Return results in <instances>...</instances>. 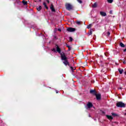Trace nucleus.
<instances>
[{"mask_svg": "<svg viewBox=\"0 0 126 126\" xmlns=\"http://www.w3.org/2000/svg\"><path fill=\"white\" fill-rule=\"evenodd\" d=\"M52 52L54 53H57L58 52L61 55V60L63 61V63L65 65H69V63H68V61H67V57L65 56V54L64 53L62 52L61 53V48L59 47V46H56V48H53L52 49Z\"/></svg>", "mask_w": 126, "mask_h": 126, "instance_id": "obj_1", "label": "nucleus"}, {"mask_svg": "<svg viewBox=\"0 0 126 126\" xmlns=\"http://www.w3.org/2000/svg\"><path fill=\"white\" fill-rule=\"evenodd\" d=\"M85 108L87 110H90V109H92V108H93V104L89 102L85 106ZM94 108H95V107L94 106Z\"/></svg>", "mask_w": 126, "mask_h": 126, "instance_id": "obj_2", "label": "nucleus"}, {"mask_svg": "<svg viewBox=\"0 0 126 126\" xmlns=\"http://www.w3.org/2000/svg\"><path fill=\"white\" fill-rule=\"evenodd\" d=\"M116 106L119 108H125L126 104L122 102H118L116 103Z\"/></svg>", "mask_w": 126, "mask_h": 126, "instance_id": "obj_3", "label": "nucleus"}, {"mask_svg": "<svg viewBox=\"0 0 126 126\" xmlns=\"http://www.w3.org/2000/svg\"><path fill=\"white\" fill-rule=\"evenodd\" d=\"M65 7L67 10H71L72 9V5L69 3L66 4Z\"/></svg>", "mask_w": 126, "mask_h": 126, "instance_id": "obj_4", "label": "nucleus"}, {"mask_svg": "<svg viewBox=\"0 0 126 126\" xmlns=\"http://www.w3.org/2000/svg\"><path fill=\"white\" fill-rule=\"evenodd\" d=\"M67 31L68 32H74V31H75V29L73 28H68L67 29Z\"/></svg>", "mask_w": 126, "mask_h": 126, "instance_id": "obj_5", "label": "nucleus"}, {"mask_svg": "<svg viewBox=\"0 0 126 126\" xmlns=\"http://www.w3.org/2000/svg\"><path fill=\"white\" fill-rule=\"evenodd\" d=\"M95 96H96V99L97 100H101V94H96V92L95 93Z\"/></svg>", "mask_w": 126, "mask_h": 126, "instance_id": "obj_6", "label": "nucleus"}, {"mask_svg": "<svg viewBox=\"0 0 126 126\" xmlns=\"http://www.w3.org/2000/svg\"><path fill=\"white\" fill-rule=\"evenodd\" d=\"M50 9H51V11L53 12L56 11V10H55V8H54V5H53V4H51V5L50 6Z\"/></svg>", "mask_w": 126, "mask_h": 126, "instance_id": "obj_7", "label": "nucleus"}, {"mask_svg": "<svg viewBox=\"0 0 126 126\" xmlns=\"http://www.w3.org/2000/svg\"><path fill=\"white\" fill-rule=\"evenodd\" d=\"M100 15H101V16H107V14H106V12H103V11H100Z\"/></svg>", "mask_w": 126, "mask_h": 126, "instance_id": "obj_8", "label": "nucleus"}, {"mask_svg": "<svg viewBox=\"0 0 126 126\" xmlns=\"http://www.w3.org/2000/svg\"><path fill=\"white\" fill-rule=\"evenodd\" d=\"M92 31H94V30L91 29L89 31V32L87 33L88 36H90V35H92Z\"/></svg>", "mask_w": 126, "mask_h": 126, "instance_id": "obj_9", "label": "nucleus"}, {"mask_svg": "<svg viewBox=\"0 0 126 126\" xmlns=\"http://www.w3.org/2000/svg\"><path fill=\"white\" fill-rule=\"evenodd\" d=\"M118 70H119L120 74H122L123 73V72H124V69H123L122 68L118 69Z\"/></svg>", "mask_w": 126, "mask_h": 126, "instance_id": "obj_10", "label": "nucleus"}, {"mask_svg": "<svg viewBox=\"0 0 126 126\" xmlns=\"http://www.w3.org/2000/svg\"><path fill=\"white\" fill-rule=\"evenodd\" d=\"M106 117L108 120H113V117L110 115H106Z\"/></svg>", "mask_w": 126, "mask_h": 126, "instance_id": "obj_11", "label": "nucleus"}, {"mask_svg": "<svg viewBox=\"0 0 126 126\" xmlns=\"http://www.w3.org/2000/svg\"><path fill=\"white\" fill-rule=\"evenodd\" d=\"M36 9H37V10H38V11H40L42 9V6H39L38 7H37L36 8Z\"/></svg>", "mask_w": 126, "mask_h": 126, "instance_id": "obj_12", "label": "nucleus"}, {"mask_svg": "<svg viewBox=\"0 0 126 126\" xmlns=\"http://www.w3.org/2000/svg\"><path fill=\"white\" fill-rule=\"evenodd\" d=\"M120 47H122V48H125V47H126V46L125 45V44H124V43H123V42H121L120 43Z\"/></svg>", "mask_w": 126, "mask_h": 126, "instance_id": "obj_13", "label": "nucleus"}, {"mask_svg": "<svg viewBox=\"0 0 126 126\" xmlns=\"http://www.w3.org/2000/svg\"><path fill=\"white\" fill-rule=\"evenodd\" d=\"M43 5H44V7H45V8H46V9H49V7L48 6H47V4H46V2H43Z\"/></svg>", "mask_w": 126, "mask_h": 126, "instance_id": "obj_14", "label": "nucleus"}, {"mask_svg": "<svg viewBox=\"0 0 126 126\" xmlns=\"http://www.w3.org/2000/svg\"><path fill=\"white\" fill-rule=\"evenodd\" d=\"M66 47L68 48V51H70V50H71V47H70V46H69L68 44H66Z\"/></svg>", "mask_w": 126, "mask_h": 126, "instance_id": "obj_15", "label": "nucleus"}, {"mask_svg": "<svg viewBox=\"0 0 126 126\" xmlns=\"http://www.w3.org/2000/svg\"><path fill=\"white\" fill-rule=\"evenodd\" d=\"M90 93H91V94H95V89H94V90H91Z\"/></svg>", "mask_w": 126, "mask_h": 126, "instance_id": "obj_16", "label": "nucleus"}, {"mask_svg": "<svg viewBox=\"0 0 126 126\" xmlns=\"http://www.w3.org/2000/svg\"><path fill=\"white\" fill-rule=\"evenodd\" d=\"M112 116H113V117H118V114L114 113H111Z\"/></svg>", "mask_w": 126, "mask_h": 126, "instance_id": "obj_17", "label": "nucleus"}, {"mask_svg": "<svg viewBox=\"0 0 126 126\" xmlns=\"http://www.w3.org/2000/svg\"><path fill=\"white\" fill-rule=\"evenodd\" d=\"M22 3H23L24 5H26V4H27V1L24 0L22 1Z\"/></svg>", "mask_w": 126, "mask_h": 126, "instance_id": "obj_18", "label": "nucleus"}, {"mask_svg": "<svg viewBox=\"0 0 126 126\" xmlns=\"http://www.w3.org/2000/svg\"><path fill=\"white\" fill-rule=\"evenodd\" d=\"M70 69L71 70L72 72H73V70H75V69H76V68L75 67H73L71 66Z\"/></svg>", "mask_w": 126, "mask_h": 126, "instance_id": "obj_19", "label": "nucleus"}, {"mask_svg": "<svg viewBox=\"0 0 126 126\" xmlns=\"http://www.w3.org/2000/svg\"><path fill=\"white\" fill-rule=\"evenodd\" d=\"M91 27H92V24H90L89 26H87V28H88V29H89L90 28H91Z\"/></svg>", "mask_w": 126, "mask_h": 126, "instance_id": "obj_20", "label": "nucleus"}, {"mask_svg": "<svg viewBox=\"0 0 126 126\" xmlns=\"http://www.w3.org/2000/svg\"><path fill=\"white\" fill-rule=\"evenodd\" d=\"M114 1V0H107L108 2H109V3H112V2H113V1Z\"/></svg>", "mask_w": 126, "mask_h": 126, "instance_id": "obj_21", "label": "nucleus"}, {"mask_svg": "<svg viewBox=\"0 0 126 126\" xmlns=\"http://www.w3.org/2000/svg\"><path fill=\"white\" fill-rule=\"evenodd\" d=\"M76 24H78V25H80L81 24V22L80 21H77Z\"/></svg>", "mask_w": 126, "mask_h": 126, "instance_id": "obj_22", "label": "nucleus"}, {"mask_svg": "<svg viewBox=\"0 0 126 126\" xmlns=\"http://www.w3.org/2000/svg\"><path fill=\"white\" fill-rule=\"evenodd\" d=\"M94 13V10H92L91 12V15H92Z\"/></svg>", "mask_w": 126, "mask_h": 126, "instance_id": "obj_23", "label": "nucleus"}, {"mask_svg": "<svg viewBox=\"0 0 126 126\" xmlns=\"http://www.w3.org/2000/svg\"><path fill=\"white\" fill-rule=\"evenodd\" d=\"M69 39L70 42H71L72 41V37H69Z\"/></svg>", "mask_w": 126, "mask_h": 126, "instance_id": "obj_24", "label": "nucleus"}, {"mask_svg": "<svg viewBox=\"0 0 126 126\" xmlns=\"http://www.w3.org/2000/svg\"><path fill=\"white\" fill-rule=\"evenodd\" d=\"M78 2L79 3H81L82 2V1L81 0H77Z\"/></svg>", "mask_w": 126, "mask_h": 126, "instance_id": "obj_25", "label": "nucleus"}, {"mask_svg": "<svg viewBox=\"0 0 126 126\" xmlns=\"http://www.w3.org/2000/svg\"><path fill=\"white\" fill-rule=\"evenodd\" d=\"M92 7H93V8H95V3H94L93 4Z\"/></svg>", "mask_w": 126, "mask_h": 126, "instance_id": "obj_26", "label": "nucleus"}, {"mask_svg": "<svg viewBox=\"0 0 126 126\" xmlns=\"http://www.w3.org/2000/svg\"><path fill=\"white\" fill-rule=\"evenodd\" d=\"M58 31H59V32H62V30L61 29H58Z\"/></svg>", "mask_w": 126, "mask_h": 126, "instance_id": "obj_27", "label": "nucleus"}, {"mask_svg": "<svg viewBox=\"0 0 126 126\" xmlns=\"http://www.w3.org/2000/svg\"><path fill=\"white\" fill-rule=\"evenodd\" d=\"M46 1L48 3H50V0H46Z\"/></svg>", "mask_w": 126, "mask_h": 126, "instance_id": "obj_28", "label": "nucleus"}, {"mask_svg": "<svg viewBox=\"0 0 126 126\" xmlns=\"http://www.w3.org/2000/svg\"><path fill=\"white\" fill-rule=\"evenodd\" d=\"M110 14H112L113 13V11H110Z\"/></svg>", "mask_w": 126, "mask_h": 126, "instance_id": "obj_29", "label": "nucleus"}, {"mask_svg": "<svg viewBox=\"0 0 126 126\" xmlns=\"http://www.w3.org/2000/svg\"><path fill=\"white\" fill-rule=\"evenodd\" d=\"M110 34H111V33H110V32H107V35H110Z\"/></svg>", "mask_w": 126, "mask_h": 126, "instance_id": "obj_30", "label": "nucleus"}, {"mask_svg": "<svg viewBox=\"0 0 126 126\" xmlns=\"http://www.w3.org/2000/svg\"><path fill=\"white\" fill-rule=\"evenodd\" d=\"M123 51H124V52H126V49H124Z\"/></svg>", "mask_w": 126, "mask_h": 126, "instance_id": "obj_31", "label": "nucleus"}, {"mask_svg": "<svg viewBox=\"0 0 126 126\" xmlns=\"http://www.w3.org/2000/svg\"><path fill=\"white\" fill-rule=\"evenodd\" d=\"M97 6V5L96 4V3H95V7H96Z\"/></svg>", "mask_w": 126, "mask_h": 126, "instance_id": "obj_32", "label": "nucleus"}, {"mask_svg": "<svg viewBox=\"0 0 126 126\" xmlns=\"http://www.w3.org/2000/svg\"><path fill=\"white\" fill-rule=\"evenodd\" d=\"M56 93H59V92L58 91H56Z\"/></svg>", "mask_w": 126, "mask_h": 126, "instance_id": "obj_33", "label": "nucleus"}, {"mask_svg": "<svg viewBox=\"0 0 126 126\" xmlns=\"http://www.w3.org/2000/svg\"><path fill=\"white\" fill-rule=\"evenodd\" d=\"M123 63H126V62L125 61L123 62Z\"/></svg>", "mask_w": 126, "mask_h": 126, "instance_id": "obj_34", "label": "nucleus"}, {"mask_svg": "<svg viewBox=\"0 0 126 126\" xmlns=\"http://www.w3.org/2000/svg\"><path fill=\"white\" fill-rule=\"evenodd\" d=\"M125 74H126V71L125 72Z\"/></svg>", "mask_w": 126, "mask_h": 126, "instance_id": "obj_35", "label": "nucleus"}, {"mask_svg": "<svg viewBox=\"0 0 126 126\" xmlns=\"http://www.w3.org/2000/svg\"><path fill=\"white\" fill-rule=\"evenodd\" d=\"M39 0V1H41V0Z\"/></svg>", "mask_w": 126, "mask_h": 126, "instance_id": "obj_36", "label": "nucleus"}, {"mask_svg": "<svg viewBox=\"0 0 126 126\" xmlns=\"http://www.w3.org/2000/svg\"><path fill=\"white\" fill-rule=\"evenodd\" d=\"M125 116H126V113H125Z\"/></svg>", "mask_w": 126, "mask_h": 126, "instance_id": "obj_37", "label": "nucleus"}, {"mask_svg": "<svg viewBox=\"0 0 126 126\" xmlns=\"http://www.w3.org/2000/svg\"><path fill=\"white\" fill-rule=\"evenodd\" d=\"M89 117H90V115H89Z\"/></svg>", "mask_w": 126, "mask_h": 126, "instance_id": "obj_38", "label": "nucleus"}]
</instances>
